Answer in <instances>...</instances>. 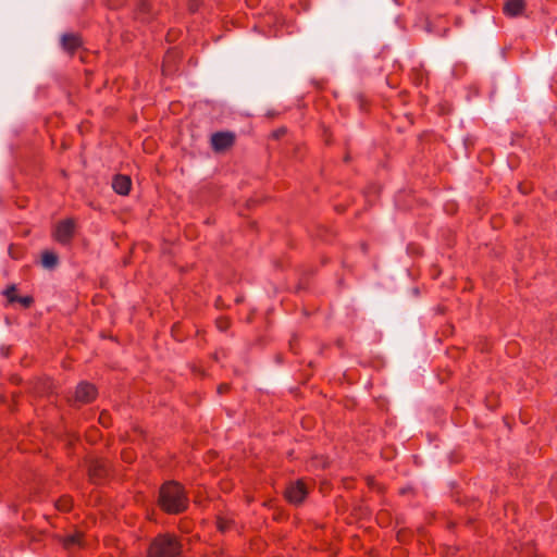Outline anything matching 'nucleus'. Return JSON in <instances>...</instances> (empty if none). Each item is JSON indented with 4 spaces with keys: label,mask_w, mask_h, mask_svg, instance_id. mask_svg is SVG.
Masks as SVG:
<instances>
[{
    "label": "nucleus",
    "mask_w": 557,
    "mask_h": 557,
    "mask_svg": "<svg viewBox=\"0 0 557 557\" xmlns=\"http://www.w3.org/2000/svg\"><path fill=\"white\" fill-rule=\"evenodd\" d=\"M524 9L523 0H507L504 7L506 14L510 16L519 15Z\"/></svg>",
    "instance_id": "11"
},
{
    "label": "nucleus",
    "mask_w": 557,
    "mask_h": 557,
    "mask_svg": "<svg viewBox=\"0 0 557 557\" xmlns=\"http://www.w3.org/2000/svg\"><path fill=\"white\" fill-rule=\"evenodd\" d=\"M59 263V257L54 251L44 250L41 252V264L46 269H54Z\"/></svg>",
    "instance_id": "12"
},
{
    "label": "nucleus",
    "mask_w": 557,
    "mask_h": 557,
    "mask_svg": "<svg viewBox=\"0 0 557 557\" xmlns=\"http://www.w3.org/2000/svg\"><path fill=\"white\" fill-rule=\"evenodd\" d=\"M62 545L66 550L83 546V533L76 531L62 537Z\"/></svg>",
    "instance_id": "10"
},
{
    "label": "nucleus",
    "mask_w": 557,
    "mask_h": 557,
    "mask_svg": "<svg viewBox=\"0 0 557 557\" xmlns=\"http://www.w3.org/2000/svg\"><path fill=\"white\" fill-rule=\"evenodd\" d=\"M98 396L97 387L89 382H79L75 388L74 401L72 406L87 405L92 403Z\"/></svg>",
    "instance_id": "5"
},
{
    "label": "nucleus",
    "mask_w": 557,
    "mask_h": 557,
    "mask_svg": "<svg viewBox=\"0 0 557 557\" xmlns=\"http://www.w3.org/2000/svg\"><path fill=\"white\" fill-rule=\"evenodd\" d=\"M122 458L127 461V462H132V457L129 456L128 451H123L122 453Z\"/></svg>",
    "instance_id": "24"
},
{
    "label": "nucleus",
    "mask_w": 557,
    "mask_h": 557,
    "mask_svg": "<svg viewBox=\"0 0 557 557\" xmlns=\"http://www.w3.org/2000/svg\"><path fill=\"white\" fill-rule=\"evenodd\" d=\"M197 9H198V2H197V0H193V1H190V3H189V10H190L191 12H195V11H197Z\"/></svg>",
    "instance_id": "23"
},
{
    "label": "nucleus",
    "mask_w": 557,
    "mask_h": 557,
    "mask_svg": "<svg viewBox=\"0 0 557 557\" xmlns=\"http://www.w3.org/2000/svg\"><path fill=\"white\" fill-rule=\"evenodd\" d=\"M231 389V385L227 383H221L218 386V394L223 395L226 394Z\"/></svg>",
    "instance_id": "20"
},
{
    "label": "nucleus",
    "mask_w": 557,
    "mask_h": 557,
    "mask_svg": "<svg viewBox=\"0 0 557 557\" xmlns=\"http://www.w3.org/2000/svg\"><path fill=\"white\" fill-rule=\"evenodd\" d=\"M245 3H246V5H250V1L249 0H245Z\"/></svg>",
    "instance_id": "28"
},
{
    "label": "nucleus",
    "mask_w": 557,
    "mask_h": 557,
    "mask_svg": "<svg viewBox=\"0 0 557 557\" xmlns=\"http://www.w3.org/2000/svg\"><path fill=\"white\" fill-rule=\"evenodd\" d=\"M218 327L222 331H225L228 327V321L226 319H220L216 321Z\"/></svg>",
    "instance_id": "21"
},
{
    "label": "nucleus",
    "mask_w": 557,
    "mask_h": 557,
    "mask_svg": "<svg viewBox=\"0 0 557 557\" xmlns=\"http://www.w3.org/2000/svg\"><path fill=\"white\" fill-rule=\"evenodd\" d=\"M72 506H73V500L70 496H61L55 502L57 509L60 511H63V512L70 511L72 509Z\"/></svg>",
    "instance_id": "14"
},
{
    "label": "nucleus",
    "mask_w": 557,
    "mask_h": 557,
    "mask_svg": "<svg viewBox=\"0 0 557 557\" xmlns=\"http://www.w3.org/2000/svg\"><path fill=\"white\" fill-rule=\"evenodd\" d=\"M151 11V3L149 0H138L135 9V15L137 18L145 20Z\"/></svg>",
    "instance_id": "13"
},
{
    "label": "nucleus",
    "mask_w": 557,
    "mask_h": 557,
    "mask_svg": "<svg viewBox=\"0 0 557 557\" xmlns=\"http://www.w3.org/2000/svg\"><path fill=\"white\" fill-rule=\"evenodd\" d=\"M235 134L232 132H216L211 135V147L216 153H222L235 145Z\"/></svg>",
    "instance_id": "6"
},
{
    "label": "nucleus",
    "mask_w": 557,
    "mask_h": 557,
    "mask_svg": "<svg viewBox=\"0 0 557 557\" xmlns=\"http://www.w3.org/2000/svg\"><path fill=\"white\" fill-rule=\"evenodd\" d=\"M20 394L18 393H13L12 394V397L14 399V401H16V399L18 398Z\"/></svg>",
    "instance_id": "27"
},
{
    "label": "nucleus",
    "mask_w": 557,
    "mask_h": 557,
    "mask_svg": "<svg viewBox=\"0 0 557 557\" xmlns=\"http://www.w3.org/2000/svg\"><path fill=\"white\" fill-rule=\"evenodd\" d=\"M307 493V487L301 481L290 483L285 490L287 500L295 505L300 504L305 499Z\"/></svg>",
    "instance_id": "7"
},
{
    "label": "nucleus",
    "mask_w": 557,
    "mask_h": 557,
    "mask_svg": "<svg viewBox=\"0 0 557 557\" xmlns=\"http://www.w3.org/2000/svg\"><path fill=\"white\" fill-rule=\"evenodd\" d=\"M231 521L224 519V518H218L216 527L218 530L221 532H226L231 528Z\"/></svg>",
    "instance_id": "17"
},
{
    "label": "nucleus",
    "mask_w": 557,
    "mask_h": 557,
    "mask_svg": "<svg viewBox=\"0 0 557 557\" xmlns=\"http://www.w3.org/2000/svg\"><path fill=\"white\" fill-rule=\"evenodd\" d=\"M16 285L15 284H11L9 285L4 290H3V295L7 297L8 299V302L10 304V298H16L17 295H16Z\"/></svg>",
    "instance_id": "16"
},
{
    "label": "nucleus",
    "mask_w": 557,
    "mask_h": 557,
    "mask_svg": "<svg viewBox=\"0 0 557 557\" xmlns=\"http://www.w3.org/2000/svg\"><path fill=\"white\" fill-rule=\"evenodd\" d=\"M183 545L181 541L171 534H160L150 543L147 557H181Z\"/></svg>",
    "instance_id": "2"
},
{
    "label": "nucleus",
    "mask_w": 557,
    "mask_h": 557,
    "mask_svg": "<svg viewBox=\"0 0 557 557\" xmlns=\"http://www.w3.org/2000/svg\"><path fill=\"white\" fill-rule=\"evenodd\" d=\"M75 230H76V222L72 218H67L64 220H61L57 223L54 226V230L52 232L53 239L63 245L67 246L72 243L74 236H75Z\"/></svg>",
    "instance_id": "4"
},
{
    "label": "nucleus",
    "mask_w": 557,
    "mask_h": 557,
    "mask_svg": "<svg viewBox=\"0 0 557 557\" xmlns=\"http://www.w3.org/2000/svg\"><path fill=\"white\" fill-rule=\"evenodd\" d=\"M284 133V129L277 131L274 133L275 137H280Z\"/></svg>",
    "instance_id": "26"
},
{
    "label": "nucleus",
    "mask_w": 557,
    "mask_h": 557,
    "mask_svg": "<svg viewBox=\"0 0 557 557\" xmlns=\"http://www.w3.org/2000/svg\"><path fill=\"white\" fill-rule=\"evenodd\" d=\"M89 482L95 485L103 484L112 474V466L108 459L90 458L86 460Z\"/></svg>",
    "instance_id": "3"
},
{
    "label": "nucleus",
    "mask_w": 557,
    "mask_h": 557,
    "mask_svg": "<svg viewBox=\"0 0 557 557\" xmlns=\"http://www.w3.org/2000/svg\"><path fill=\"white\" fill-rule=\"evenodd\" d=\"M109 420H110V416L108 414V412L102 411V412L100 413V417H99V422H100L103 426L108 428V426H109Z\"/></svg>",
    "instance_id": "19"
},
{
    "label": "nucleus",
    "mask_w": 557,
    "mask_h": 557,
    "mask_svg": "<svg viewBox=\"0 0 557 557\" xmlns=\"http://www.w3.org/2000/svg\"><path fill=\"white\" fill-rule=\"evenodd\" d=\"M21 381H22L21 377H17V376L12 377V382L15 384H18Z\"/></svg>",
    "instance_id": "25"
},
{
    "label": "nucleus",
    "mask_w": 557,
    "mask_h": 557,
    "mask_svg": "<svg viewBox=\"0 0 557 557\" xmlns=\"http://www.w3.org/2000/svg\"><path fill=\"white\" fill-rule=\"evenodd\" d=\"M158 507L166 515L177 516L189 507V497L185 486L175 480L161 484L157 499Z\"/></svg>",
    "instance_id": "1"
},
{
    "label": "nucleus",
    "mask_w": 557,
    "mask_h": 557,
    "mask_svg": "<svg viewBox=\"0 0 557 557\" xmlns=\"http://www.w3.org/2000/svg\"><path fill=\"white\" fill-rule=\"evenodd\" d=\"M112 188L116 194L127 196L132 188L131 177L124 174H115L112 178Z\"/></svg>",
    "instance_id": "9"
},
{
    "label": "nucleus",
    "mask_w": 557,
    "mask_h": 557,
    "mask_svg": "<svg viewBox=\"0 0 557 557\" xmlns=\"http://www.w3.org/2000/svg\"><path fill=\"white\" fill-rule=\"evenodd\" d=\"M127 0H107V7L111 10H117L125 5Z\"/></svg>",
    "instance_id": "18"
},
{
    "label": "nucleus",
    "mask_w": 557,
    "mask_h": 557,
    "mask_svg": "<svg viewBox=\"0 0 557 557\" xmlns=\"http://www.w3.org/2000/svg\"><path fill=\"white\" fill-rule=\"evenodd\" d=\"M61 45L63 50L74 54L83 46V39L78 34L66 33L61 38Z\"/></svg>",
    "instance_id": "8"
},
{
    "label": "nucleus",
    "mask_w": 557,
    "mask_h": 557,
    "mask_svg": "<svg viewBox=\"0 0 557 557\" xmlns=\"http://www.w3.org/2000/svg\"><path fill=\"white\" fill-rule=\"evenodd\" d=\"M9 255L12 259H15V260H17L20 258V255L15 251L14 245H10Z\"/></svg>",
    "instance_id": "22"
},
{
    "label": "nucleus",
    "mask_w": 557,
    "mask_h": 557,
    "mask_svg": "<svg viewBox=\"0 0 557 557\" xmlns=\"http://www.w3.org/2000/svg\"><path fill=\"white\" fill-rule=\"evenodd\" d=\"M34 297L33 296H17L16 298H10V304L18 302L24 308H30L34 304Z\"/></svg>",
    "instance_id": "15"
}]
</instances>
